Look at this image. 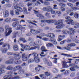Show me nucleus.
<instances>
[{
  "label": "nucleus",
  "mask_w": 79,
  "mask_h": 79,
  "mask_svg": "<svg viewBox=\"0 0 79 79\" xmlns=\"http://www.w3.org/2000/svg\"><path fill=\"white\" fill-rule=\"evenodd\" d=\"M5 28L6 30L5 32V35L6 36H8L12 32L11 28H10L8 25H6L5 26Z\"/></svg>",
  "instance_id": "1"
},
{
  "label": "nucleus",
  "mask_w": 79,
  "mask_h": 79,
  "mask_svg": "<svg viewBox=\"0 0 79 79\" xmlns=\"http://www.w3.org/2000/svg\"><path fill=\"white\" fill-rule=\"evenodd\" d=\"M69 31H67V34H69V35H74V34L76 33V31L74 30H75L73 28H69Z\"/></svg>",
  "instance_id": "2"
},
{
  "label": "nucleus",
  "mask_w": 79,
  "mask_h": 79,
  "mask_svg": "<svg viewBox=\"0 0 79 79\" xmlns=\"http://www.w3.org/2000/svg\"><path fill=\"white\" fill-rule=\"evenodd\" d=\"M41 30L39 29L38 30H33L31 29L30 30V32L32 34H34L35 35H37L39 33H40Z\"/></svg>",
  "instance_id": "3"
},
{
  "label": "nucleus",
  "mask_w": 79,
  "mask_h": 79,
  "mask_svg": "<svg viewBox=\"0 0 79 79\" xmlns=\"http://www.w3.org/2000/svg\"><path fill=\"white\" fill-rule=\"evenodd\" d=\"M65 22H67V24H70L73 26H77V22H74L73 20H70L69 22H68L69 21L67 20L65 21Z\"/></svg>",
  "instance_id": "4"
},
{
  "label": "nucleus",
  "mask_w": 79,
  "mask_h": 79,
  "mask_svg": "<svg viewBox=\"0 0 79 79\" xmlns=\"http://www.w3.org/2000/svg\"><path fill=\"white\" fill-rule=\"evenodd\" d=\"M35 14H36V16L37 17H39L40 18L43 19L44 18V16L42 15L39 14V13L38 11H36L35 10H34Z\"/></svg>",
  "instance_id": "5"
},
{
  "label": "nucleus",
  "mask_w": 79,
  "mask_h": 79,
  "mask_svg": "<svg viewBox=\"0 0 79 79\" xmlns=\"http://www.w3.org/2000/svg\"><path fill=\"white\" fill-rule=\"evenodd\" d=\"M5 68V67L4 65H2L1 66L0 68V75L5 73V70L4 69Z\"/></svg>",
  "instance_id": "6"
},
{
  "label": "nucleus",
  "mask_w": 79,
  "mask_h": 79,
  "mask_svg": "<svg viewBox=\"0 0 79 79\" xmlns=\"http://www.w3.org/2000/svg\"><path fill=\"white\" fill-rule=\"evenodd\" d=\"M51 75V73L49 72H44V77L42 79H45L48 76H50Z\"/></svg>",
  "instance_id": "7"
},
{
  "label": "nucleus",
  "mask_w": 79,
  "mask_h": 79,
  "mask_svg": "<svg viewBox=\"0 0 79 79\" xmlns=\"http://www.w3.org/2000/svg\"><path fill=\"white\" fill-rule=\"evenodd\" d=\"M14 55L16 56L14 58L15 61H16V60H19V59L21 58V55H20V53L18 54H16L15 53V54Z\"/></svg>",
  "instance_id": "8"
},
{
  "label": "nucleus",
  "mask_w": 79,
  "mask_h": 79,
  "mask_svg": "<svg viewBox=\"0 0 79 79\" xmlns=\"http://www.w3.org/2000/svg\"><path fill=\"white\" fill-rule=\"evenodd\" d=\"M32 55H33L34 59L36 57H37V56H38V54L36 52H33L31 54H29V55L28 56V58H30V56Z\"/></svg>",
  "instance_id": "9"
},
{
  "label": "nucleus",
  "mask_w": 79,
  "mask_h": 79,
  "mask_svg": "<svg viewBox=\"0 0 79 79\" xmlns=\"http://www.w3.org/2000/svg\"><path fill=\"white\" fill-rule=\"evenodd\" d=\"M36 44L37 45H36V48L39 47V45H42V41L40 40H36Z\"/></svg>",
  "instance_id": "10"
},
{
  "label": "nucleus",
  "mask_w": 79,
  "mask_h": 79,
  "mask_svg": "<svg viewBox=\"0 0 79 79\" xmlns=\"http://www.w3.org/2000/svg\"><path fill=\"white\" fill-rule=\"evenodd\" d=\"M3 16L4 18H7L9 16V12L7 10H6L3 12Z\"/></svg>",
  "instance_id": "11"
},
{
  "label": "nucleus",
  "mask_w": 79,
  "mask_h": 79,
  "mask_svg": "<svg viewBox=\"0 0 79 79\" xmlns=\"http://www.w3.org/2000/svg\"><path fill=\"white\" fill-rule=\"evenodd\" d=\"M46 35L48 37H50V38H54L55 36L53 33H48Z\"/></svg>",
  "instance_id": "12"
},
{
  "label": "nucleus",
  "mask_w": 79,
  "mask_h": 79,
  "mask_svg": "<svg viewBox=\"0 0 79 79\" xmlns=\"http://www.w3.org/2000/svg\"><path fill=\"white\" fill-rule=\"evenodd\" d=\"M25 29V27H22L21 25H18L16 29V30H21V29Z\"/></svg>",
  "instance_id": "13"
},
{
  "label": "nucleus",
  "mask_w": 79,
  "mask_h": 79,
  "mask_svg": "<svg viewBox=\"0 0 79 79\" xmlns=\"http://www.w3.org/2000/svg\"><path fill=\"white\" fill-rule=\"evenodd\" d=\"M21 45L22 48L24 49L25 50H29V48H30V47L29 46H25L22 44H21Z\"/></svg>",
  "instance_id": "14"
},
{
  "label": "nucleus",
  "mask_w": 79,
  "mask_h": 79,
  "mask_svg": "<svg viewBox=\"0 0 79 79\" xmlns=\"http://www.w3.org/2000/svg\"><path fill=\"white\" fill-rule=\"evenodd\" d=\"M29 44L30 46H33L34 47H36V48H37L36 45H37V44H36V41H35V42H34L33 41L30 42Z\"/></svg>",
  "instance_id": "15"
},
{
  "label": "nucleus",
  "mask_w": 79,
  "mask_h": 79,
  "mask_svg": "<svg viewBox=\"0 0 79 79\" xmlns=\"http://www.w3.org/2000/svg\"><path fill=\"white\" fill-rule=\"evenodd\" d=\"M66 63H66L65 62V61H62V66L64 68H69V66L67 65Z\"/></svg>",
  "instance_id": "16"
},
{
  "label": "nucleus",
  "mask_w": 79,
  "mask_h": 79,
  "mask_svg": "<svg viewBox=\"0 0 79 79\" xmlns=\"http://www.w3.org/2000/svg\"><path fill=\"white\" fill-rule=\"evenodd\" d=\"M11 19L10 18H7L4 19V21L6 23H10L11 22Z\"/></svg>",
  "instance_id": "17"
},
{
  "label": "nucleus",
  "mask_w": 79,
  "mask_h": 79,
  "mask_svg": "<svg viewBox=\"0 0 79 79\" xmlns=\"http://www.w3.org/2000/svg\"><path fill=\"white\" fill-rule=\"evenodd\" d=\"M63 20L62 19L59 20L56 22V25L58 24H61L63 25Z\"/></svg>",
  "instance_id": "18"
},
{
  "label": "nucleus",
  "mask_w": 79,
  "mask_h": 79,
  "mask_svg": "<svg viewBox=\"0 0 79 79\" xmlns=\"http://www.w3.org/2000/svg\"><path fill=\"white\" fill-rule=\"evenodd\" d=\"M56 20H48V24H51L52 23H56Z\"/></svg>",
  "instance_id": "19"
},
{
  "label": "nucleus",
  "mask_w": 79,
  "mask_h": 79,
  "mask_svg": "<svg viewBox=\"0 0 79 79\" xmlns=\"http://www.w3.org/2000/svg\"><path fill=\"white\" fill-rule=\"evenodd\" d=\"M34 60L36 63H39L40 61V59L39 57H36L34 58Z\"/></svg>",
  "instance_id": "20"
},
{
  "label": "nucleus",
  "mask_w": 79,
  "mask_h": 79,
  "mask_svg": "<svg viewBox=\"0 0 79 79\" xmlns=\"http://www.w3.org/2000/svg\"><path fill=\"white\" fill-rule=\"evenodd\" d=\"M76 44H75V43H70L69 44H68V46L69 47V48H71L72 47H76Z\"/></svg>",
  "instance_id": "21"
},
{
  "label": "nucleus",
  "mask_w": 79,
  "mask_h": 79,
  "mask_svg": "<svg viewBox=\"0 0 79 79\" xmlns=\"http://www.w3.org/2000/svg\"><path fill=\"white\" fill-rule=\"evenodd\" d=\"M13 49L15 51H18L19 50L18 46L16 45H14Z\"/></svg>",
  "instance_id": "22"
},
{
  "label": "nucleus",
  "mask_w": 79,
  "mask_h": 79,
  "mask_svg": "<svg viewBox=\"0 0 79 79\" xmlns=\"http://www.w3.org/2000/svg\"><path fill=\"white\" fill-rule=\"evenodd\" d=\"M71 49L70 48H69V46H67L66 47H62V50H71Z\"/></svg>",
  "instance_id": "23"
},
{
  "label": "nucleus",
  "mask_w": 79,
  "mask_h": 79,
  "mask_svg": "<svg viewBox=\"0 0 79 79\" xmlns=\"http://www.w3.org/2000/svg\"><path fill=\"white\" fill-rule=\"evenodd\" d=\"M19 23L18 21L12 23V26L13 27H16L17 25H18Z\"/></svg>",
  "instance_id": "24"
},
{
  "label": "nucleus",
  "mask_w": 79,
  "mask_h": 79,
  "mask_svg": "<svg viewBox=\"0 0 79 79\" xmlns=\"http://www.w3.org/2000/svg\"><path fill=\"white\" fill-rule=\"evenodd\" d=\"M6 69L7 70H11L13 69V67L12 66L10 65L8 66L6 68Z\"/></svg>",
  "instance_id": "25"
},
{
  "label": "nucleus",
  "mask_w": 79,
  "mask_h": 79,
  "mask_svg": "<svg viewBox=\"0 0 79 79\" xmlns=\"http://www.w3.org/2000/svg\"><path fill=\"white\" fill-rule=\"evenodd\" d=\"M41 52H46L48 51V50L45 49V47L44 46L41 47Z\"/></svg>",
  "instance_id": "26"
},
{
  "label": "nucleus",
  "mask_w": 79,
  "mask_h": 79,
  "mask_svg": "<svg viewBox=\"0 0 79 79\" xmlns=\"http://www.w3.org/2000/svg\"><path fill=\"white\" fill-rule=\"evenodd\" d=\"M52 7L50 6H48L47 7V12H50L52 10Z\"/></svg>",
  "instance_id": "27"
},
{
  "label": "nucleus",
  "mask_w": 79,
  "mask_h": 79,
  "mask_svg": "<svg viewBox=\"0 0 79 79\" xmlns=\"http://www.w3.org/2000/svg\"><path fill=\"white\" fill-rule=\"evenodd\" d=\"M40 68H42V67L41 65H38V67H36L35 68V70L36 71H39L40 69Z\"/></svg>",
  "instance_id": "28"
},
{
  "label": "nucleus",
  "mask_w": 79,
  "mask_h": 79,
  "mask_svg": "<svg viewBox=\"0 0 79 79\" xmlns=\"http://www.w3.org/2000/svg\"><path fill=\"white\" fill-rule=\"evenodd\" d=\"M9 63H10V64H13L14 62V61H15V59L14 58L13 59H11L9 60Z\"/></svg>",
  "instance_id": "29"
},
{
  "label": "nucleus",
  "mask_w": 79,
  "mask_h": 79,
  "mask_svg": "<svg viewBox=\"0 0 79 79\" xmlns=\"http://www.w3.org/2000/svg\"><path fill=\"white\" fill-rule=\"evenodd\" d=\"M7 51H8V49L4 48V49H2V53H6V52H7Z\"/></svg>",
  "instance_id": "30"
},
{
  "label": "nucleus",
  "mask_w": 79,
  "mask_h": 79,
  "mask_svg": "<svg viewBox=\"0 0 79 79\" xmlns=\"http://www.w3.org/2000/svg\"><path fill=\"white\" fill-rule=\"evenodd\" d=\"M58 39L57 40L58 41V42H60V41H61V40H62V39L63 38V36H61V35H59L58 36Z\"/></svg>",
  "instance_id": "31"
},
{
  "label": "nucleus",
  "mask_w": 79,
  "mask_h": 79,
  "mask_svg": "<svg viewBox=\"0 0 79 79\" xmlns=\"http://www.w3.org/2000/svg\"><path fill=\"white\" fill-rule=\"evenodd\" d=\"M61 55H63L64 56H67L68 57H72L73 56L72 55H70V54H64L62 53L61 54Z\"/></svg>",
  "instance_id": "32"
},
{
  "label": "nucleus",
  "mask_w": 79,
  "mask_h": 79,
  "mask_svg": "<svg viewBox=\"0 0 79 79\" xmlns=\"http://www.w3.org/2000/svg\"><path fill=\"white\" fill-rule=\"evenodd\" d=\"M46 46L48 47H54L53 44L51 43H48V44H46Z\"/></svg>",
  "instance_id": "33"
},
{
  "label": "nucleus",
  "mask_w": 79,
  "mask_h": 79,
  "mask_svg": "<svg viewBox=\"0 0 79 79\" xmlns=\"http://www.w3.org/2000/svg\"><path fill=\"white\" fill-rule=\"evenodd\" d=\"M63 27V25L59 24L56 26L57 29H61Z\"/></svg>",
  "instance_id": "34"
},
{
  "label": "nucleus",
  "mask_w": 79,
  "mask_h": 79,
  "mask_svg": "<svg viewBox=\"0 0 79 79\" xmlns=\"http://www.w3.org/2000/svg\"><path fill=\"white\" fill-rule=\"evenodd\" d=\"M28 56L22 58V60L23 61H27V60H28V58H28Z\"/></svg>",
  "instance_id": "35"
},
{
  "label": "nucleus",
  "mask_w": 79,
  "mask_h": 79,
  "mask_svg": "<svg viewBox=\"0 0 79 79\" xmlns=\"http://www.w3.org/2000/svg\"><path fill=\"white\" fill-rule=\"evenodd\" d=\"M34 61V59L31 58L28 60V63H31Z\"/></svg>",
  "instance_id": "36"
},
{
  "label": "nucleus",
  "mask_w": 79,
  "mask_h": 79,
  "mask_svg": "<svg viewBox=\"0 0 79 79\" xmlns=\"http://www.w3.org/2000/svg\"><path fill=\"white\" fill-rule=\"evenodd\" d=\"M14 6L15 9H17L18 8V3L15 2L14 3Z\"/></svg>",
  "instance_id": "37"
},
{
  "label": "nucleus",
  "mask_w": 79,
  "mask_h": 79,
  "mask_svg": "<svg viewBox=\"0 0 79 79\" xmlns=\"http://www.w3.org/2000/svg\"><path fill=\"white\" fill-rule=\"evenodd\" d=\"M28 55H26V54H25L24 53H23L22 54V58H24L25 57L28 56Z\"/></svg>",
  "instance_id": "38"
},
{
  "label": "nucleus",
  "mask_w": 79,
  "mask_h": 79,
  "mask_svg": "<svg viewBox=\"0 0 79 79\" xmlns=\"http://www.w3.org/2000/svg\"><path fill=\"white\" fill-rule=\"evenodd\" d=\"M21 66H18L15 67V70H18V69H21Z\"/></svg>",
  "instance_id": "39"
},
{
  "label": "nucleus",
  "mask_w": 79,
  "mask_h": 79,
  "mask_svg": "<svg viewBox=\"0 0 79 79\" xmlns=\"http://www.w3.org/2000/svg\"><path fill=\"white\" fill-rule=\"evenodd\" d=\"M59 5L62 7H65V6H66V4L63 3H59Z\"/></svg>",
  "instance_id": "40"
},
{
  "label": "nucleus",
  "mask_w": 79,
  "mask_h": 79,
  "mask_svg": "<svg viewBox=\"0 0 79 79\" xmlns=\"http://www.w3.org/2000/svg\"><path fill=\"white\" fill-rule=\"evenodd\" d=\"M17 8V10L19 11H20V12H23V9H22L21 7H18Z\"/></svg>",
  "instance_id": "41"
},
{
  "label": "nucleus",
  "mask_w": 79,
  "mask_h": 79,
  "mask_svg": "<svg viewBox=\"0 0 79 79\" xmlns=\"http://www.w3.org/2000/svg\"><path fill=\"white\" fill-rule=\"evenodd\" d=\"M24 71L23 70H20L19 71L18 73L19 74H22L24 73Z\"/></svg>",
  "instance_id": "42"
},
{
  "label": "nucleus",
  "mask_w": 79,
  "mask_h": 79,
  "mask_svg": "<svg viewBox=\"0 0 79 79\" xmlns=\"http://www.w3.org/2000/svg\"><path fill=\"white\" fill-rule=\"evenodd\" d=\"M74 76H75V73H72L70 75V77H73Z\"/></svg>",
  "instance_id": "43"
},
{
  "label": "nucleus",
  "mask_w": 79,
  "mask_h": 79,
  "mask_svg": "<svg viewBox=\"0 0 79 79\" xmlns=\"http://www.w3.org/2000/svg\"><path fill=\"white\" fill-rule=\"evenodd\" d=\"M69 70H67V71H65V72L64 73V75H68V74H69Z\"/></svg>",
  "instance_id": "44"
},
{
  "label": "nucleus",
  "mask_w": 79,
  "mask_h": 79,
  "mask_svg": "<svg viewBox=\"0 0 79 79\" xmlns=\"http://www.w3.org/2000/svg\"><path fill=\"white\" fill-rule=\"evenodd\" d=\"M58 72V69H53V73H56Z\"/></svg>",
  "instance_id": "45"
},
{
  "label": "nucleus",
  "mask_w": 79,
  "mask_h": 79,
  "mask_svg": "<svg viewBox=\"0 0 79 79\" xmlns=\"http://www.w3.org/2000/svg\"><path fill=\"white\" fill-rule=\"evenodd\" d=\"M5 5H6V7H10L11 6V4H6Z\"/></svg>",
  "instance_id": "46"
},
{
  "label": "nucleus",
  "mask_w": 79,
  "mask_h": 79,
  "mask_svg": "<svg viewBox=\"0 0 79 79\" xmlns=\"http://www.w3.org/2000/svg\"><path fill=\"white\" fill-rule=\"evenodd\" d=\"M23 10L24 13L27 14V9H26V8L25 7H23Z\"/></svg>",
  "instance_id": "47"
},
{
  "label": "nucleus",
  "mask_w": 79,
  "mask_h": 79,
  "mask_svg": "<svg viewBox=\"0 0 79 79\" xmlns=\"http://www.w3.org/2000/svg\"><path fill=\"white\" fill-rule=\"evenodd\" d=\"M53 9H54L55 10L58 9V8H57V5H53Z\"/></svg>",
  "instance_id": "48"
},
{
  "label": "nucleus",
  "mask_w": 79,
  "mask_h": 79,
  "mask_svg": "<svg viewBox=\"0 0 79 79\" xmlns=\"http://www.w3.org/2000/svg\"><path fill=\"white\" fill-rule=\"evenodd\" d=\"M7 54V55H14V54H15V53L13 54V52H8Z\"/></svg>",
  "instance_id": "49"
},
{
  "label": "nucleus",
  "mask_w": 79,
  "mask_h": 79,
  "mask_svg": "<svg viewBox=\"0 0 79 79\" xmlns=\"http://www.w3.org/2000/svg\"><path fill=\"white\" fill-rule=\"evenodd\" d=\"M47 64L48 66H50L52 65V63L51 62H48Z\"/></svg>",
  "instance_id": "50"
},
{
  "label": "nucleus",
  "mask_w": 79,
  "mask_h": 79,
  "mask_svg": "<svg viewBox=\"0 0 79 79\" xmlns=\"http://www.w3.org/2000/svg\"><path fill=\"white\" fill-rule=\"evenodd\" d=\"M55 78L56 79H58V78H61V76L60 75H57V77H55Z\"/></svg>",
  "instance_id": "51"
},
{
  "label": "nucleus",
  "mask_w": 79,
  "mask_h": 79,
  "mask_svg": "<svg viewBox=\"0 0 79 79\" xmlns=\"http://www.w3.org/2000/svg\"><path fill=\"white\" fill-rule=\"evenodd\" d=\"M48 20H41V23H48Z\"/></svg>",
  "instance_id": "52"
},
{
  "label": "nucleus",
  "mask_w": 79,
  "mask_h": 79,
  "mask_svg": "<svg viewBox=\"0 0 79 79\" xmlns=\"http://www.w3.org/2000/svg\"><path fill=\"white\" fill-rule=\"evenodd\" d=\"M65 19H68V20H69V21H70V20H71V17L68 16H67L65 17Z\"/></svg>",
  "instance_id": "53"
},
{
  "label": "nucleus",
  "mask_w": 79,
  "mask_h": 79,
  "mask_svg": "<svg viewBox=\"0 0 79 79\" xmlns=\"http://www.w3.org/2000/svg\"><path fill=\"white\" fill-rule=\"evenodd\" d=\"M49 39L48 38H42V40H44V41H48Z\"/></svg>",
  "instance_id": "54"
},
{
  "label": "nucleus",
  "mask_w": 79,
  "mask_h": 79,
  "mask_svg": "<svg viewBox=\"0 0 79 79\" xmlns=\"http://www.w3.org/2000/svg\"><path fill=\"white\" fill-rule=\"evenodd\" d=\"M67 5L69 6H71V7H73V4L69 3H67Z\"/></svg>",
  "instance_id": "55"
},
{
  "label": "nucleus",
  "mask_w": 79,
  "mask_h": 79,
  "mask_svg": "<svg viewBox=\"0 0 79 79\" xmlns=\"http://www.w3.org/2000/svg\"><path fill=\"white\" fill-rule=\"evenodd\" d=\"M15 15H18L19 14V11H18V9H17V10H15Z\"/></svg>",
  "instance_id": "56"
},
{
  "label": "nucleus",
  "mask_w": 79,
  "mask_h": 79,
  "mask_svg": "<svg viewBox=\"0 0 79 79\" xmlns=\"http://www.w3.org/2000/svg\"><path fill=\"white\" fill-rule=\"evenodd\" d=\"M43 61L44 62V63H47L48 62V60H47V59L46 58H44L43 59Z\"/></svg>",
  "instance_id": "57"
},
{
  "label": "nucleus",
  "mask_w": 79,
  "mask_h": 79,
  "mask_svg": "<svg viewBox=\"0 0 79 79\" xmlns=\"http://www.w3.org/2000/svg\"><path fill=\"white\" fill-rule=\"evenodd\" d=\"M44 3L45 5H50V3L47 2H45Z\"/></svg>",
  "instance_id": "58"
},
{
  "label": "nucleus",
  "mask_w": 79,
  "mask_h": 79,
  "mask_svg": "<svg viewBox=\"0 0 79 79\" xmlns=\"http://www.w3.org/2000/svg\"><path fill=\"white\" fill-rule=\"evenodd\" d=\"M56 13L59 15H61V12L60 11H56Z\"/></svg>",
  "instance_id": "59"
},
{
  "label": "nucleus",
  "mask_w": 79,
  "mask_h": 79,
  "mask_svg": "<svg viewBox=\"0 0 79 79\" xmlns=\"http://www.w3.org/2000/svg\"><path fill=\"white\" fill-rule=\"evenodd\" d=\"M14 12L13 10H11L10 11V13L12 16H13V15H15V14L14 13Z\"/></svg>",
  "instance_id": "60"
},
{
  "label": "nucleus",
  "mask_w": 79,
  "mask_h": 79,
  "mask_svg": "<svg viewBox=\"0 0 79 79\" xmlns=\"http://www.w3.org/2000/svg\"><path fill=\"white\" fill-rule=\"evenodd\" d=\"M19 79V76H16L12 78V79Z\"/></svg>",
  "instance_id": "61"
},
{
  "label": "nucleus",
  "mask_w": 79,
  "mask_h": 79,
  "mask_svg": "<svg viewBox=\"0 0 79 79\" xmlns=\"http://www.w3.org/2000/svg\"><path fill=\"white\" fill-rule=\"evenodd\" d=\"M14 63L15 64H19V63L18 62V61H16V60H14Z\"/></svg>",
  "instance_id": "62"
},
{
  "label": "nucleus",
  "mask_w": 79,
  "mask_h": 79,
  "mask_svg": "<svg viewBox=\"0 0 79 79\" xmlns=\"http://www.w3.org/2000/svg\"><path fill=\"white\" fill-rule=\"evenodd\" d=\"M66 13L67 14H69L70 13H71V11L70 10H67L66 11Z\"/></svg>",
  "instance_id": "63"
},
{
  "label": "nucleus",
  "mask_w": 79,
  "mask_h": 79,
  "mask_svg": "<svg viewBox=\"0 0 79 79\" xmlns=\"http://www.w3.org/2000/svg\"><path fill=\"white\" fill-rule=\"evenodd\" d=\"M70 69L71 71H74L75 70V69L73 68H71Z\"/></svg>",
  "instance_id": "64"
}]
</instances>
